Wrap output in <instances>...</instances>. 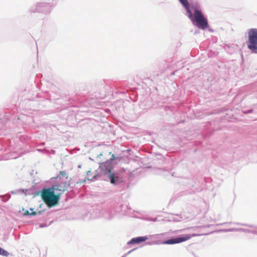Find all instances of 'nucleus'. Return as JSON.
<instances>
[{"label":"nucleus","instance_id":"obj_12","mask_svg":"<svg viewBox=\"0 0 257 257\" xmlns=\"http://www.w3.org/2000/svg\"><path fill=\"white\" fill-rule=\"evenodd\" d=\"M91 173V171H88L87 172V175L89 177V175ZM88 179H90V178L88 177Z\"/></svg>","mask_w":257,"mask_h":257},{"label":"nucleus","instance_id":"obj_3","mask_svg":"<svg viewBox=\"0 0 257 257\" xmlns=\"http://www.w3.org/2000/svg\"><path fill=\"white\" fill-rule=\"evenodd\" d=\"M115 159V155L112 154L110 160L102 163L100 165V168L104 174H108L111 183L115 184L118 180V177H115L114 174L111 173L112 169L111 162Z\"/></svg>","mask_w":257,"mask_h":257},{"label":"nucleus","instance_id":"obj_11","mask_svg":"<svg viewBox=\"0 0 257 257\" xmlns=\"http://www.w3.org/2000/svg\"><path fill=\"white\" fill-rule=\"evenodd\" d=\"M24 214L25 215H36L37 213L36 212H34V211L30 213L28 210H26Z\"/></svg>","mask_w":257,"mask_h":257},{"label":"nucleus","instance_id":"obj_10","mask_svg":"<svg viewBox=\"0 0 257 257\" xmlns=\"http://www.w3.org/2000/svg\"><path fill=\"white\" fill-rule=\"evenodd\" d=\"M61 176H63V177H66V174L65 173V171H60L59 172V174L57 176L56 178L57 179H60L61 178Z\"/></svg>","mask_w":257,"mask_h":257},{"label":"nucleus","instance_id":"obj_8","mask_svg":"<svg viewBox=\"0 0 257 257\" xmlns=\"http://www.w3.org/2000/svg\"><path fill=\"white\" fill-rule=\"evenodd\" d=\"M179 1L186 9L187 12H188V10H190L189 4L187 0H179Z\"/></svg>","mask_w":257,"mask_h":257},{"label":"nucleus","instance_id":"obj_1","mask_svg":"<svg viewBox=\"0 0 257 257\" xmlns=\"http://www.w3.org/2000/svg\"><path fill=\"white\" fill-rule=\"evenodd\" d=\"M193 10L194 14L190 10H188L187 14L190 18L192 23L196 25L198 28L201 29H206L208 27L207 20L205 18L202 12L196 7L191 6Z\"/></svg>","mask_w":257,"mask_h":257},{"label":"nucleus","instance_id":"obj_9","mask_svg":"<svg viewBox=\"0 0 257 257\" xmlns=\"http://www.w3.org/2000/svg\"><path fill=\"white\" fill-rule=\"evenodd\" d=\"M0 254L4 256H8L9 255V253L7 251L0 247Z\"/></svg>","mask_w":257,"mask_h":257},{"label":"nucleus","instance_id":"obj_2","mask_svg":"<svg viewBox=\"0 0 257 257\" xmlns=\"http://www.w3.org/2000/svg\"><path fill=\"white\" fill-rule=\"evenodd\" d=\"M41 196L43 200L49 207H52L57 204L60 199L59 195L54 194L53 188L43 189L41 193Z\"/></svg>","mask_w":257,"mask_h":257},{"label":"nucleus","instance_id":"obj_13","mask_svg":"<svg viewBox=\"0 0 257 257\" xmlns=\"http://www.w3.org/2000/svg\"><path fill=\"white\" fill-rule=\"evenodd\" d=\"M117 159H118L119 160H120V159H119V158H116Z\"/></svg>","mask_w":257,"mask_h":257},{"label":"nucleus","instance_id":"obj_6","mask_svg":"<svg viewBox=\"0 0 257 257\" xmlns=\"http://www.w3.org/2000/svg\"><path fill=\"white\" fill-rule=\"evenodd\" d=\"M148 239V238L147 236H140L133 238L128 242V244H139L146 241Z\"/></svg>","mask_w":257,"mask_h":257},{"label":"nucleus","instance_id":"obj_7","mask_svg":"<svg viewBox=\"0 0 257 257\" xmlns=\"http://www.w3.org/2000/svg\"><path fill=\"white\" fill-rule=\"evenodd\" d=\"M67 184L66 183H62L59 185H56L54 186L52 188H54V190H59L60 191H64L67 189Z\"/></svg>","mask_w":257,"mask_h":257},{"label":"nucleus","instance_id":"obj_5","mask_svg":"<svg viewBox=\"0 0 257 257\" xmlns=\"http://www.w3.org/2000/svg\"><path fill=\"white\" fill-rule=\"evenodd\" d=\"M195 234H187L183 237H180L176 238H172L164 241L165 244H171L178 243L182 242L187 241L190 239L192 237L195 236Z\"/></svg>","mask_w":257,"mask_h":257},{"label":"nucleus","instance_id":"obj_4","mask_svg":"<svg viewBox=\"0 0 257 257\" xmlns=\"http://www.w3.org/2000/svg\"><path fill=\"white\" fill-rule=\"evenodd\" d=\"M247 48L254 53H257V29H250L248 31Z\"/></svg>","mask_w":257,"mask_h":257}]
</instances>
